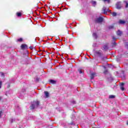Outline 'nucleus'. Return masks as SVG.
<instances>
[{
    "label": "nucleus",
    "mask_w": 128,
    "mask_h": 128,
    "mask_svg": "<svg viewBox=\"0 0 128 128\" xmlns=\"http://www.w3.org/2000/svg\"><path fill=\"white\" fill-rule=\"evenodd\" d=\"M78 70L80 74H82V71L80 70Z\"/></svg>",
    "instance_id": "b1692460"
},
{
    "label": "nucleus",
    "mask_w": 128,
    "mask_h": 128,
    "mask_svg": "<svg viewBox=\"0 0 128 128\" xmlns=\"http://www.w3.org/2000/svg\"><path fill=\"white\" fill-rule=\"evenodd\" d=\"M121 4L122 2H118L116 4V8H118V10H119L120 8L122 6H121Z\"/></svg>",
    "instance_id": "7ed1b4c3"
},
{
    "label": "nucleus",
    "mask_w": 128,
    "mask_h": 128,
    "mask_svg": "<svg viewBox=\"0 0 128 128\" xmlns=\"http://www.w3.org/2000/svg\"><path fill=\"white\" fill-rule=\"evenodd\" d=\"M102 20H104V18L102 17H100L96 19V22H102Z\"/></svg>",
    "instance_id": "f03ea898"
},
{
    "label": "nucleus",
    "mask_w": 128,
    "mask_h": 128,
    "mask_svg": "<svg viewBox=\"0 0 128 128\" xmlns=\"http://www.w3.org/2000/svg\"><path fill=\"white\" fill-rule=\"evenodd\" d=\"M104 2H108V4H110V0H104Z\"/></svg>",
    "instance_id": "412c9836"
},
{
    "label": "nucleus",
    "mask_w": 128,
    "mask_h": 128,
    "mask_svg": "<svg viewBox=\"0 0 128 128\" xmlns=\"http://www.w3.org/2000/svg\"><path fill=\"white\" fill-rule=\"evenodd\" d=\"M104 50H106V46H104Z\"/></svg>",
    "instance_id": "cd10ccee"
},
{
    "label": "nucleus",
    "mask_w": 128,
    "mask_h": 128,
    "mask_svg": "<svg viewBox=\"0 0 128 128\" xmlns=\"http://www.w3.org/2000/svg\"><path fill=\"white\" fill-rule=\"evenodd\" d=\"M92 4H93V6H96V1H92Z\"/></svg>",
    "instance_id": "9b49d317"
},
{
    "label": "nucleus",
    "mask_w": 128,
    "mask_h": 128,
    "mask_svg": "<svg viewBox=\"0 0 128 128\" xmlns=\"http://www.w3.org/2000/svg\"><path fill=\"white\" fill-rule=\"evenodd\" d=\"M104 14H106V8H104Z\"/></svg>",
    "instance_id": "4be33fe9"
},
{
    "label": "nucleus",
    "mask_w": 128,
    "mask_h": 128,
    "mask_svg": "<svg viewBox=\"0 0 128 128\" xmlns=\"http://www.w3.org/2000/svg\"><path fill=\"white\" fill-rule=\"evenodd\" d=\"M112 38L113 40H116V38L114 36H112Z\"/></svg>",
    "instance_id": "6ab92c4d"
},
{
    "label": "nucleus",
    "mask_w": 128,
    "mask_h": 128,
    "mask_svg": "<svg viewBox=\"0 0 128 128\" xmlns=\"http://www.w3.org/2000/svg\"><path fill=\"white\" fill-rule=\"evenodd\" d=\"M2 112H0V118L2 116Z\"/></svg>",
    "instance_id": "bb28decb"
},
{
    "label": "nucleus",
    "mask_w": 128,
    "mask_h": 128,
    "mask_svg": "<svg viewBox=\"0 0 128 128\" xmlns=\"http://www.w3.org/2000/svg\"><path fill=\"white\" fill-rule=\"evenodd\" d=\"M109 98H114V95H110L109 96Z\"/></svg>",
    "instance_id": "f8f14e48"
},
{
    "label": "nucleus",
    "mask_w": 128,
    "mask_h": 128,
    "mask_svg": "<svg viewBox=\"0 0 128 128\" xmlns=\"http://www.w3.org/2000/svg\"><path fill=\"white\" fill-rule=\"evenodd\" d=\"M38 104H40V102L38 101H34L30 106L31 110H34V108H36L38 106Z\"/></svg>",
    "instance_id": "f257e3e1"
},
{
    "label": "nucleus",
    "mask_w": 128,
    "mask_h": 128,
    "mask_svg": "<svg viewBox=\"0 0 128 128\" xmlns=\"http://www.w3.org/2000/svg\"><path fill=\"white\" fill-rule=\"evenodd\" d=\"M36 80H38V79L37 78V79H36Z\"/></svg>",
    "instance_id": "473e14b6"
},
{
    "label": "nucleus",
    "mask_w": 128,
    "mask_h": 128,
    "mask_svg": "<svg viewBox=\"0 0 128 128\" xmlns=\"http://www.w3.org/2000/svg\"><path fill=\"white\" fill-rule=\"evenodd\" d=\"M124 83H121L120 84V88L122 91L124 90Z\"/></svg>",
    "instance_id": "39448f33"
},
{
    "label": "nucleus",
    "mask_w": 128,
    "mask_h": 128,
    "mask_svg": "<svg viewBox=\"0 0 128 128\" xmlns=\"http://www.w3.org/2000/svg\"><path fill=\"white\" fill-rule=\"evenodd\" d=\"M16 14H17V16H22V13H20V12H18V13Z\"/></svg>",
    "instance_id": "2eb2a0df"
},
{
    "label": "nucleus",
    "mask_w": 128,
    "mask_h": 128,
    "mask_svg": "<svg viewBox=\"0 0 128 128\" xmlns=\"http://www.w3.org/2000/svg\"><path fill=\"white\" fill-rule=\"evenodd\" d=\"M108 10V12H110V10Z\"/></svg>",
    "instance_id": "2f4dec72"
},
{
    "label": "nucleus",
    "mask_w": 128,
    "mask_h": 128,
    "mask_svg": "<svg viewBox=\"0 0 128 128\" xmlns=\"http://www.w3.org/2000/svg\"><path fill=\"white\" fill-rule=\"evenodd\" d=\"M44 94H45L46 98H48V96L50 95V94H48V92H45Z\"/></svg>",
    "instance_id": "1a4fd4ad"
},
{
    "label": "nucleus",
    "mask_w": 128,
    "mask_h": 128,
    "mask_svg": "<svg viewBox=\"0 0 128 128\" xmlns=\"http://www.w3.org/2000/svg\"><path fill=\"white\" fill-rule=\"evenodd\" d=\"M119 24H126V21L122 20H120Z\"/></svg>",
    "instance_id": "0eeeda50"
},
{
    "label": "nucleus",
    "mask_w": 128,
    "mask_h": 128,
    "mask_svg": "<svg viewBox=\"0 0 128 128\" xmlns=\"http://www.w3.org/2000/svg\"><path fill=\"white\" fill-rule=\"evenodd\" d=\"M0 74L1 76H4V73L2 72H0Z\"/></svg>",
    "instance_id": "dca6fc26"
},
{
    "label": "nucleus",
    "mask_w": 128,
    "mask_h": 128,
    "mask_svg": "<svg viewBox=\"0 0 128 128\" xmlns=\"http://www.w3.org/2000/svg\"><path fill=\"white\" fill-rule=\"evenodd\" d=\"M109 28H114V26H110Z\"/></svg>",
    "instance_id": "393cba45"
},
{
    "label": "nucleus",
    "mask_w": 128,
    "mask_h": 128,
    "mask_svg": "<svg viewBox=\"0 0 128 128\" xmlns=\"http://www.w3.org/2000/svg\"><path fill=\"white\" fill-rule=\"evenodd\" d=\"M14 119L12 118V119L10 120V122H14Z\"/></svg>",
    "instance_id": "aec40b11"
},
{
    "label": "nucleus",
    "mask_w": 128,
    "mask_h": 128,
    "mask_svg": "<svg viewBox=\"0 0 128 128\" xmlns=\"http://www.w3.org/2000/svg\"><path fill=\"white\" fill-rule=\"evenodd\" d=\"M93 36H94V38H96V37H97V36H96V33H94V34H93Z\"/></svg>",
    "instance_id": "4468645a"
},
{
    "label": "nucleus",
    "mask_w": 128,
    "mask_h": 128,
    "mask_svg": "<svg viewBox=\"0 0 128 128\" xmlns=\"http://www.w3.org/2000/svg\"><path fill=\"white\" fill-rule=\"evenodd\" d=\"M127 124H128V120L127 121Z\"/></svg>",
    "instance_id": "c756f323"
},
{
    "label": "nucleus",
    "mask_w": 128,
    "mask_h": 128,
    "mask_svg": "<svg viewBox=\"0 0 128 128\" xmlns=\"http://www.w3.org/2000/svg\"><path fill=\"white\" fill-rule=\"evenodd\" d=\"M2 100V97H0V100Z\"/></svg>",
    "instance_id": "c85d7f7f"
},
{
    "label": "nucleus",
    "mask_w": 128,
    "mask_h": 128,
    "mask_svg": "<svg viewBox=\"0 0 128 128\" xmlns=\"http://www.w3.org/2000/svg\"><path fill=\"white\" fill-rule=\"evenodd\" d=\"M116 34L118 36H120L122 34V31L120 30H118V32H116Z\"/></svg>",
    "instance_id": "423d86ee"
},
{
    "label": "nucleus",
    "mask_w": 128,
    "mask_h": 128,
    "mask_svg": "<svg viewBox=\"0 0 128 128\" xmlns=\"http://www.w3.org/2000/svg\"><path fill=\"white\" fill-rule=\"evenodd\" d=\"M74 104H76V102H74Z\"/></svg>",
    "instance_id": "7c9ffc66"
},
{
    "label": "nucleus",
    "mask_w": 128,
    "mask_h": 128,
    "mask_svg": "<svg viewBox=\"0 0 128 128\" xmlns=\"http://www.w3.org/2000/svg\"><path fill=\"white\" fill-rule=\"evenodd\" d=\"M18 42H22V38H20L18 40Z\"/></svg>",
    "instance_id": "a211bd4d"
},
{
    "label": "nucleus",
    "mask_w": 128,
    "mask_h": 128,
    "mask_svg": "<svg viewBox=\"0 0 128 128\" xmlns=\"http://www.w3.org/2000/svg\"><path fill=\"white\" fill-rule=\"evenodd\" d=\"M96 54H98L100 55V54H102V52H96Z\"/></svg>",
    "instance_id": "5701e85b"
},
{
    "label": "nucleus",
    "mask_w": 128,
    "mask_h": 128,
    "mask_svg": "<svg viewBox=\"0 0 128 128\" xmlns=\"http://www.w3.org/2000/svg\"><path fill=\"white\" fill-rule=\"evenodd\" d=\"M20 48L22 50H24V48H28V46L26 44H22Z\"/></svg>",
    "instance_id": "20e7f679"
},
{
    "label": "nucleus",
    "mask_w": 128,
    "mask_h": 128,
    "mask_svg": "<svg viewBox=\"0 0 128 128\" xmlns=\"http://www.w3.org/2000/svg\"><path fill=\"white\" fill-rule=\"evenodd\" d=\"M112 14L113 16H116V12H114Z\"/></svg>",
    "instance_id": "ddd939ff"
},
{
    "label": "nucleus",
    "mask_w": 128,
    "mask_h": 128,
    "mask_svg": "<svg viewBox=\"0 0 128 128\" xmlns=\"http://www.w3.org/2000/svg\"><path fill=\"white\" fill-rule=\"evenodd\" d=\"M124 2L126 4V8H128V2L124 1Z\"/></svg>",
    "instance_id": "f3484780"
},
{
    "label": "nucleus",
    "mask_w": 128,
    "mask_h": 128,
    "mask_svg": "<svg viewBox=\"0 0 128 128\" xmlns=\"http://www.w3.org/2000/svg\"><path fill=\"white\" fill-rule=\"evenodd\" d=\"M50 84H56V81H54V80H50Z\"/></svg>",
    "instance_id": "9d476101"
},
{
    "label": "nucleus",
    "mask_w": 128,
    "mask_h": 128,
    "mask_svg": "<svg viewBox=\"0 0 128 128\" xmlns=\"http://www.w3.org/2000/svg\"><path fill=\"white\" fill-rule=\"evenodd\" d=\"M2 88V81H0V88Z\"/></svg>",
    "instance_id": "a878e982"
},
{
    "label": "nucleus",
    "mask_w": 128,
    "mask_h": 128,
    "mask_svg": "<svg viewBox=\"0 0 128 128\" xmlns=\"http://www.w3.org/2000/svg\"><path fill=\"white\" fill-rule=\"evenodd\" d=\"M96 74L94 73H92L90 76V78L91 80H94V76Z\"/></svg>",
    "instance_id": "6e6552de"
}]
</instances>
